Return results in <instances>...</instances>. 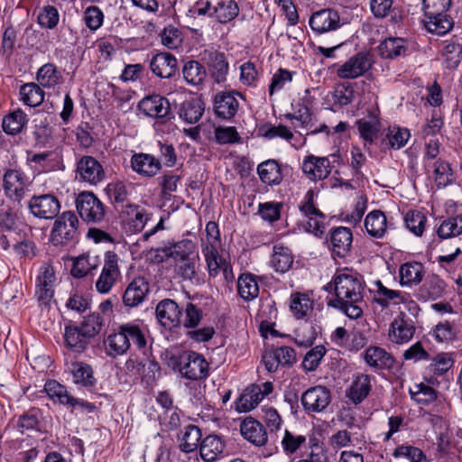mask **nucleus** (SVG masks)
<instances>
[{
  "instance_id": "680f3d73",
  "label": "nucleus",
  "mask_w": 462,
  "mask_h": 462,
  "mask_svg": "<svg viewBox=\"0 0 462 462\" xmlns=\"http://www.w3.org/2000/svg\"><path fill=\"white\" fill-rule=\"evenodd\" d=\"M407 228L416 236H421L426 223V217L420 211H409L404 217Z\"/></svg>"
},
{
  "instance_id": "4c0bfd02",
  "label": "nucleus",
  "mask_w": 462,
  "mask_h": 462,
  "mask_svg": "<svg viewBox=\"0 0 462 462\" xmlns=\"http://www.w3.org/2000/svg\"><path fill=\"white\" fill-rule=\"evenodd\" d=\"M257 171L261 180L265 184L276 185L282 181L281 169L274 160H268L260 163Z\"/></svg>"
},
{
  "instance_id": "58836bf2",
  "label": "nucleus",
  "mask_w": 462,
  "mask_h": 462,
  "mask_svg": "<svg viewBox=\"0 0 462 462\" xmlns=\"http://www.w3.org/2000/svg\"><path fill=\"white\" fill-rule=\"evenodd\" d=\"M379 54L383 59H394L405 55L407 48L402 38H389L378 47Z\"/></svg>"
},
{
  "instance_id": "f3484780",
  "label": "nucleus",
  "mask_w": 462,
  "mask_h": 462,
  "mask_svg": "<svg viewBox=\"0 0 462 462\" xmlns=\"http://www.w3.org/2000/svg\"><path fill=\"white\" fill-rule=\"evenodd\" d=\"M201 60L208 65L212 78L220 83L226 80L228 72V63L224 53L206 50L201 53Z\"/></svg>"
},
{
  "instance_id": "0e129e2a",
  "label": "nucleus",
  "mask_w": 462,
  "mask_h": 462,
  "mask_svg": "<svg viewBox=\"0 0 462 462\" xmlns=\"http://www.w3.org/2000/svg\"><path fill=\"white\" fill-rule=\"evenodd\" d=\"M73 378L76 383H80L84 386H92L95 383L91 367L83 363L75 365Z\"/></svg>"
},
{
  "instance_id": "20e7f679",
  "label": "nucleus",
  "mask_w": 462,
  "mask_h": 462,
  "mask_svg": "<svg viewBox=\"0 0 462 462\" xmlns=\"http://www.w3.org/2000/svg\"><path fill=\"white\" fill-rule=\"evenodd\" d=\"M79 219L72 211H65L60 215L54 224L51 238L55 245H65L75 242L79 237Z\"/></svg>"
},
{
  "instance_id": "37998d69",
  "label": "nucleus",
  "mask_w": 462,
  "mask_h": 462,
  "mask_svg": "<svg viewBox=\"0 0 462 462\" xmlns=\"http://www.w3.org/2000/svg\"><path fill=\"white\" fill-rule=\"evenodd\" d=\"M237 291L245 300H251L259 294V287L255 278L251 273L241 274L237 280Z\"/></svg>"
},
{
  "instance_id": "79ce46f5",
  "label": "nucleus",
  "mask_w": 462,
  "mask_h": 462,
  "mask_svg": "<svg viewBox=\"0 0 462 462\" xmlns=\"http://www.w3.org/2000/svg\"><path fill=\"white\" fill-rule=\"evenodd\" d=\"M44 390L51 399L57 398L60 403L68 404L70 406L83 404L82 402H79L69 395L66 388L57 381H48L44 385Z\"/></svg>"
},
{
  "instance_id": "a18cd8bd",
  "label": "nucleus",
  "mask_w": 462,
  "mask_h": 462,
  "mask_svg": "<svg viewBox=\"0 0 462 462\" xmlns=\"http://www.w3.org/2000/svg\"><path fill=\"white\" fill-rule=\"evenodd\" d=\"M360 136L370 143L377 137L380 130V122L376 116L370 115L368 118L359 119L356 122Z\"/></svg>"
},
{
  "instance_id": "6e6d98bb",
  "label": "nucleus",
  "mask_w": 462,
  "mask_h": 462,
  "mask_svg": "<svg viewBox=\"0 0 462 462\" xmlns=\"http://www.w3.org/2000/svg\"><path fill=\"white\" fill-rule=\"evenodd\" d=\"M442 56L448 69H456L462 59V45L455 42L446 44L442 51Z\"/></svg>"
},
{
  "instance_id": "a878e982",
  "label": "nucleus",
  "mask_w": 462,
  "mask_h": 462,
  "mask_svg": "<svg viewBox=\"0 0 462 462\" xmlns=\"http://www.w3.org/2000/svg\"><path fill=\"white\" fill-rule=\"evenodd\" d=\"M120 215L123 222L131 226L134 232L142 231L149 219L145 210L134 204L122 205Z\"/></svg>"
},
{
  "instance_id": "f8f14e48",
  "label": "nucleus",
  "mask_w": 462,
  "mask_h": 462,
  "mask_svg": "<svg viewBox=\"0 0 462 462\" xmlns=\"http://www.w3.org/2000/svg\"><path fill=\"white\" fill-rule=\"evenodd\" d=\"M77 174L91 185L101 182L106 176L103 166L92 156H83L77 164Z\"/></svg>"
},
{
  "instance_id": "de8ad7c7",
  "label": "nucleus",
  "mask_w": 462,
  "mask_h": 462,
  "mask_svg": "<svg viewBox=\"0 0 462 462\" xmlns=\"http://www.w3.org/2000/svg\"><path fill=\"white\" fill-rule=\"evenodd\" d=\"M202 434L200 429L195 425H189L185 428L180 448L181 451L189 453L197 449Z\"/></svg>"
},
{
  "instance_id": "09e8293b",
  "label": "nucleus",
  "mask_w": 462,
  "mask_h": 462,
  "mask_svg": "<svg viewBox=\"0 0 462 462\" xmlns=\"http://www.w3.org/2000/svg\"><path fill=\"white\" fill-rule=\"evenodd\" d=\"M20 94L23 102L29 106H37L44 99V92L35 83H27L21 87Z\"/></svg>"
},
{
  "instance_id": "bf43d9fd",
  "label": "nucleus",
  "mask_w": 462,
  "mask_h": 462,
  "mask_svg": "<svg viewBox=\"0 0 462 462\" xmlns=\"http://www.w3.org/2000/svg\"><path fill=\"white\" fill-rule=\"evenodd\" d=\"M411 398L420 404H429L434 402L437 398L436 391L423 383L414 386V389L410 390Z\"/></svg>"
},
{
  "instance_id": "052dcab7",
  "label": "nucleus",
  "mask_w": 462,
  "mask_h": 462,
  "mask_svg": "<svg viewBox=\"0 0 462 462\" xmlns=\"http://www.w3.org/2000/svg\"><path fill=\"white\" fill-rule=\"evenodd\" d=\"M37 80L42 87H52L59 82V74L53 64L47 63L37 72Z\"/></svg>"
},
{
  "instance_id": "a211bd4d",
  "label": "nucleus",
  "mask_w": 462,
  "mask_h": 462,
  "mask_svg": "<svg viewBox=\"0 0 462 462\" xmlns=\"http://www.w3.org/2000/svg\"><path fill=\"white\" fill-rule=\"evenodd\" d=\"M415 332V327L412 320L405 319V315L401 313L391 323L389 328V339L394 344H403L410 341Z\"/></svg>"
},
{
  "instance_id": "bb28decb",
  "label": "nucleus",
  "mask_w": 462,
  "mask_h": 462,
  "mask_svg": "<svg viewBox=\"0 0 462 462\" xmlns=\"http://www.w3.org/2000/svg\"><path fill=\"white\" fill-rule=\"evenodd\" d=\"M243 437L255 446H263L267 442L264 427L252 417L245 419L240 425Z\"/></svg>"
},
{
  "instance_id": "f257e3e1",
  "label": "nucleus",
  "mask_w": 462,
  "mask_h": 462,
  "mask_svg": "<svg viewBox=\"0 0 462 462\" xmlns=\"http://www.w3.org/2000/svg\"><path fill=\"white\" fill-rule=\"evenodd\" d=\"M365 282L358 274L337 272L324 289L334 291L335 299L328 305L341 310L348 318L356 319L363 315Z\"/></svg>"
},
{
  "instance_id": "e2e57ef3",
  "label": "nucleus",
  "mask_w": 462,
  "mask_h": 462,
  "mask_svg": "<svg viewBox=\"0 0 462 462\" xmlns=\"http://www.w3.org/2000/svg\"><path fill=\"white\" fill-rule=\"evenodd\" d=\"M59 20L60 14L58 9L52 5L44 6L38 15L39 24L47 29L55 28Z\"/></svg>"
},
{
  "instance_id": "ddd939ff",
  "label": "nucleus",
  "mask_w": 462,
  "mask_h": 462,
  "mask_svg": "<svg viewBox=\"0 0 462 462\" xmlns=\"http://www.w3.org/2000/svg\"><path fill=\"white\" fill-rule=\"evenodd\" d=\"M55 281V272L52 266L44 263L40 269L36 282V296L41 303L47 305L51 300Z\"/></svg>"
},
{
  "instance_id": "b1692460",
  "label": "nucleus",
  "mask_w": 462,
  "mask_h": 462,
  "mask_svg": "<svg viewBox=\"0 0 462 462\" xmlns=\"http://www.w3.org/2000/svg\"><path fill=\"white\" fill-rule=\"evenodd\" d=\"M149 291L148 282L143 277H137L126 287L123 302L127 307H136L144 300Z\"/></svg>"
},
{
  "instance_id": "5701e85b",
  "label": "nucleus",
  "mask_w": 462,
  "mask_h": 462,
  "mask_svg": "<svg viewBox=\"0 0 462 462\" xmlns=\"http://www.w3.org/2000/svg\"><path fill=\"white\" fill-rule=\"evenodd\" d=\"M5 194L12 199L20 201L25 193V180L23 173L17 170H7L3 177Z\"/></svg>"
},
{
  "instance_id": "603ef678",
  "label": "nucleus",
  "mask_w": 462,
  "mask_h": 462,
  "mask_svg": "<svg viewBox=\"0 0 462 462\" xmlns=\"http://www.w3.org/2000/svg\"><path fill=\"white\" fill-rule=\"evenodd\" d=\"M290 309L296 319H302L312 309V305L307 295L295 293L291 297Z\"/></svg>"
},
{
  "instance_id": "3c124183",
  "label": "nucleus",
  "mask_w": 462,
  "mask_h": 462,
  "mask_svg": "<svg viewBox=\"0 0 462 462\" xmlns=\"http://www.w3.org/2000/svg\"><path fill=\"white\" fill-rule=\"evenodd\" d=\"M376 286L378 295L376 302L381 307L387 308L390 304V301H393L394 304L404 302V297L401 294L400 291L386 288L380 281L376 282Z\"/></svg>"
},
{
  "instance_id": "c85d7f7f",
  "label": "nucleus",
  "mask_w": 462,
  "mask_h": 462,
  "mask_svg": "<svg viewBox=\"0 0 462 462\" xmlns=\"http://www.w3.org/2000/svg\"><path fill=\"white\" fill-rule=\"evenodd\" d=\"M353 235L348 227L339 226L331 232L332 250L339 257H345L350 251Z\"/></svg>"
},
{
  "instance_id": "6ab92c4d",
  "label": "nucleus",
  "mask_w": 462,
  "mask_h": 462,
  "mask_svg": "<svg viewBox=\"0 0 462 462\" xmlns=\"http://www.w3.org/2000/svg\"><path fill=\"white\" fill-rule=\"evenodd\" d=\"M302 171L311 180H324L330 171V161L327 157L307 156L302 162Z\"/></svg>"
},
{
  "instance_id": "4d7b16f0",
  "label": "nucleus",
  "mask_w": 462,
  "mask_h": 462,
  "mask_svg": "<svg viewBox=\"0 0 462 462\" xmlns=\"http://www.w3.org/2000/svg\"><path fill=\"white\" fill-rule=\"evenodd\" d=\"M462 233V216L449 217L444 220L438 229V236L441 238H448Z\"/></svg>"
},
{
  "instance_id": "aec40b11",
  "label": "nucleus",
  "mask_w": 462,
  "mask_h": 462,
  "mask_svg": "<svg viewBox=\"0 0 462 462\" xmlns=\"http://www.w3.org/2000/svg\"><path fill=\"white\" fill-rule=\"evenodd\" d=\"M131 167L139 175L151 178L158 174L162 169V163L153 155L140 152L132 156Z\"/></svg>"
},
{
  "instance_id": "f704fd0d",
  "label": "nucleus",
  "mask_w": 462,
  "mask_h": 462,
  "mask_svg": "<svg viewBox=\"0 0 462 462\" xmlns=\"http://www.w3.org/2000/svg\"><path fill=\"white\" fill-rule=\"evenodd\" d=\"M365 226L371 236L375 238L383 237L387 226L385 215L380 210L370 212L365 219Z\"/></svg>"
},
{
  "instance_id": "dca6fc26",
  "label": "nucleus",
  "mask_w": 462,
  "mask_h": 462,
  "mask_svg": "<svg viewBox=\"0 0 462 462\" xmlns=\"http://www.w3.org/2000/svg\"><path fill=\"white\" fill-rule=\"evenodd\" d=\"M310 26L318 33L336 30L340 26L339 14L333 9L315 12L310 18Z\"/></svg>"
},
{
  "instance_id": "2eb2a0df",
  "label": "nucleus",
  "mask_w": 462,
  "mask_h": 462,
  "mask_svg": "<svg viewBox=\"0 0 462 462\" xmlns=\"http://www.w3.org/2000/svg\"><path fill=\"white\" fill-rule=\"evenodd\" d=\"M182 311L179 305L171 299L161 300L156 307V317L166 328L177 327L180 324Z\"/></svg>"
},
{
  "instance_id": "39448f33",
  "label": "nucleus",
  "mask_w": 462,
  "mask_h": 462,
  "mask_svg": "<svg viewBox=\"0 0 462 462\" xmlns=\"http://www.w3.org/2000/svg\"><path fill=\"white\" fill-rule=\"evenodd\" d=\"M175 366L189 380H201L208 374V364L204 356L193 351H184L177 358Z\"/></svg>"
},
{
  "instance_id": "ea45409f",
  "label": "nucleus",
  "mask_w": 462,
  "mask_h": 462,
  "mask_svg": "<svg viewBox=\"0 0 462 462\" xmlns=\"http://www.w3.org/2000/svg\"><path fill=\"white\" fill-rule=\"evenodd\" d=\"M410 131L406 128L393 127L389 129L386 136L382 139L383 149H400L403 147L410 139Z\"/></svg>"
},
{
  "instance_id": "864d4df0",
  "label": "nucleus",
  "mask_w": 462,
  "mask_h": 462,
  "mask_svg": "<svg viewBox=\"0 0 462 462\" xmlns=\"http://www.w3.org/2000/svg\"><path fill=\"white\" fill-rule=\"evenodd\" d=\"M103 327V318L99 313H91L86 316L79 327L89 339L96 337Z\"/></svg>"
},
{
  "instance_id": "2f4dec72",
  "label": "nucleus",
  "mask_w": 462,
  "mask_h": 462,
  "mask_svg": "<svg viewBox=\"0 0 462 462\" xmlns=\"http://www.w3.org/2000/svg\"><path fill=\"white\" fill-rule=\"evenodd\" d=\"M219 245H214L212 244H203L202 254L207 262L208 273L210 276H217L220 269L226 273L228 266L225 260L218 254Z\"/></svg>"
},
{
  "instance_id": "f03ea898",
  "label": "nucleus",
  "mask_w": 462,
  "mask_h": 462,
  "mask_svg": "<svg viewBox=\"0 0 462 462\" xmlns=\"http://www.w3.org/2000/svg\"><path fill=\"white\" fill-rule=\"evenodd\" d=\"M130 340L139 348L146 346L145 337L138 325L133 323L120 325L116 332L109 334L104 340L106 356L115 358L125 354L130 348Z\"/></svg>"
},
{
  "instance_id": "a19ab883",
  "label": "nucleus",
  "mask_w": 462,
  "mask_h": 462,
  "mask_svg": "<svg viewBox=\"0 0 462 462\" xmlns=\"http://www.w3.org/2000/svg\"><path fill=\"white\" fill-rule=\"evenodd\" d=\"M423 267L420 263H406L400 267V282L402 285H416L422 280Z\"/></svg>"
},
{
  "instance_id": "0eeeda50",
  "label": "nucleus",
  "mask_w": 462,
  "mask_h": 462,
  "mask_svg": "<svg viewBox=\"0 0 462 462\" xmlns=\"http://www.w3.org/2000/svg\"><path fill=\"white\" fill-rule=\"evenodd\" d=\"M314 192L309 190L304 198V202L300 206V210L309 220L304 225L306 231L320 237L325 229V215L318 209L313 203Z\"/></svg>"
},
{
  "instance_id": "774afa93",
  "label": "nucleus",
  "mask_w": 462,
  "mask_h": 462,
  "mask_svg": "<svg viewBox=\"0 0 462 462\" xmlns=\"http://www.w3.org/2000/svg\"><path fill=\"white\" fill-rule=\"evenodd\" d=\"M393 456L395 457H408L411 462H426V456L423 454V452L420 448L411 446L398 447L394 450Z\"/></svg>"
},
{
  "instance_id": "473e14b6",
  "label": "nucleus",
  "mask_w": 462,
  "mask_h": 462,
  "mask_svg": "<svg viewBox=\"0 0 462 462\" xmlns=\"http://www.w3.org/2000/svg\"><path fill=\"white\" fill-rule=\"evenodd\" d=\"M64 339L66 346L78 353L84 351L89 343V338L78 326H66Z\"/></svg>"
},
{
  "instance_id": "e433bc0d",
  "label": "nucleus",
  "mask_w": 462,
  "mask_h": 462,
  "mask_svg": "<svg viewBox=\"0 0 462 462\" xmlns=\"http://www.w3.org/2000/svg\"><path fill=\"white\" fill-rule=\"evenodd\" d=\"M424 24L428 32L437 35H444L448 32L454 25L452 19L445 13L439 15H425Z\"/></svg>"
},
{
  "instance_id": "cd10ccee",
  "label": "nucleus",
  "mask_w": 462,
  "mask_h": 462,
  "mask_svg": "<svg viewBox=\"0 0 462 462\" xmlns=\"http://www.w3.org/2000/svg\"><path fill=\"white\" fill-rule=\"evenodd\" d=\"M226 445L217 435L207 436L200 443V456L207 462H213L225 456Z\"/></svg>"
},
{
  "instance_id": "9b49d317",
  "label": "nucleus",
  "mask_w": 462,
  "mask_h": 462,
  "mask_svg": "<svg viewBox=\"0 0 462 462\" xmlns=\"http://www.w3.org/2000/svg\"><path fill=\"white\" fill-rule=\"evenodd\" d=\"M300 401L306 411L321 412L331 402V392L322 385L310 387L302 393Z\"/></svg>"
},
{
  "instance_id": "1a4fd4ad",
  "label": "nucleus",
  "mask_w": 462,
  "mask_h": 462,
  "mask_svg": "<svg viewBox=\"0 0 462 462\" xmlns=\"http://www.w3.org/2000/svg\"><path fill=\"white\" fill-rule=\"evenodd\" d=\"M139 108L145 116L163 122L170 121L172 118L169 100L160 95L145 97L140 101Z\"/></svg>"
},
{
  "instance_id": "49530a36",
  "label": "nucleus",
  "mask_w": 462,
  "mask_h": 462,
  "mask_svg": "<svg viewBox=\"0 0 462 462\" xmlns=\"http://www.w3.org/2000/svg\"><path fill=\"white\" fill-rule=\"evenodd\" d=\"M27 122V116L21 109H17L3 119L4 131L8 134L20 133Z\"/></svg>"
},
{
  "instance_id": "412c9836",
  "label": "nucleus",
  "mask_w": 462,
  "mask_h": 462,
  "mask_svg": "<svg viewBox=\"0 0 462 462\" xmlns=\"http://www.w3.org/2000/svg\"><path fill=\"white\" fill-rule=\"evenodd\" d=\"M236 92H219L214 98V111L223 119L233 118L239 107V102L236 97Z\"/></svg>"
},
{
  "instance_id": "13d9d810",
  "label": "nucleus",
  "mask_w": 462,
  "mask_h": 462,
  "mask_svg": "<svg viewBox=\"0 0 462 462\" xmlns=\"http://www.w3.org/2000/svg\"><path fill=\"white\" fill-rule=\"evenodd\" d=\"M326 352V348L321 345L309 350L302 361L303 369L307 372L316 371Z\"/></svg>"
},
{
  "instance_id": "4be33fe9",
  "label": "nucleus",
  "mask_w": 462,
  "mask_h": 462,
  "mask_svg": "<svg viewBox=\"0 0 462 462\" xmlns=\"http://www.w3.org/2000/svg\"><path fill=\"white\" fill-rule=\"evenodd\" d=\"M176 58L168 52H160L154 55L150 61V69L153 74L162 79H170L177 71Z\"/></svg>"
},
{
  "instance_id": "69168bd1",
  "label": "nucleus",
  "mask_w": 462,
  "mask_h": 462,
  "mask_svg": "<svg viewBox=\"0 0 462 462\" xmlns=\"http://www.w3.org/2000/svg\"><path fill=\"white\" fill-rule=\"evenodd\" d=\"M103 21L104 14L98 6L91 5L86 8L84 12V22L89 30H97L101 27Z\"/></svg>"
},
{
  "instance_id": "7ed1b4c3",
  "label": "nucleus",
  "mask_w": 462,
  "mask_h": 462,
  "mask_svg": "<svg viewBox=\"0 0 462 462\" xmlns=\"http://www.w3.org/2000/svg\"><path fill=\"white\" fill-rule=\"evenodd\" d=\"M167 251L166 254L174 259L176 273L182 280L191 281L195 278L199 257L194 254L190 241L175 244Z\"/></svg>"
},
{
  "instance_id": "4468645a",
  "label": "nucleus",
  "mask_w": 462,
  "mask_h": 462,
  "mask_svg": "<svg viewBox=\"0 0 462 462\" xmlns=\"http://www.w3.org/2000/svg\"><path fill=\"white\" fill-rule=\"evenodd\" d=\"M117 260L118 257L116 253L106 252L101 274L96 282V288L99 292H108L115 283L119 273Z\"/></svg>"
},
{
  "instance_id": "8fccbe9b",
  "label": "nucleus",
  "mask_w": 462,
  "mask_h": 462,
  "mask_svg": "<svg viewBox=\"0 0 462 462\" xmlns=\"http://www.w3.org/2000/svg\"><path fill=\"white\" fill-rule=\"evenodd\" d=\"M182 73L185 80L191 85L200 84L206 77L204 67L196 60L188 61L182 69Z\"/></svg>"
},
{
  "instance_id": "c9c22d12",
  "label": "nucleus",
  "mask_w": 462,
  "mask_h": 462,
  "mask_svg": "<svg viewBox=\"0 0 462 462\" xmlns=\"http://www.w3.org/2000/svg\"><path fill=\"white\" fill-rule=\"evenodd\" d=\"M365 362L375 368H389L393 364V359L384 349L378 346H371L365 350Z\"/></svg>"
},
{
  "instance_id": "7c9ffc66",
  "label": "nucleus",
  "mask_w": 462,
  "mask_h": 462,
  "mask_svg": "<svg viewBox=\"0 0 462 462\" xmlns=\"http://www.w3.org/2000/svg\"><path fill=\"white\" fill-rule=\"evenodd\" d=\"M205 111L204 102L198 97L185 100L179 109L180 117L188 124H196Z\"/></svg>"
},
{
  "instance_id": "423d86ee",
  "label": "nucleus",
  "mask_w": 462,
  "mask_h": 462,
  "mask_svg": "<svg viewBox=\"0 0 462 462\" xmlns=\"http://www.w3.org/2000/svg\"><path fill=\"white\" fill-rule=\"evenodd\" d=\"M76 208L81 218L90 224L101 223L106 216L104 204L93 192L79 193L76 199Z\"/></svg>"
},
{
  "instance_id": "338daca9",
  "label": "nucleus",
  "mask_w": 462,
  "mask_h": 462,
  "mask_svg": "<svg viewBox=\"0 0 462 462\" xmlns=\"http://www.w3.org/2000/svg\"><path fill=\"white\" fill-rule=\"evenodd\" d=\"M215 139L219 144H228L239 143L241 137L236 129L233 126H218L215 129Z\"/></svg>"
},
{
  "instance_id": "9d476101",
  "label": "nucleus",
  "mask_w": 462,
  "mask_h": 462,
  "mask_svg": "<svg viewBox=\"0 0 462 462\" xmlns=\"http://www.w3.org/2000/svg\"><path fill=\"white\" fill-rule=\"evenodd\" d=\"M31 213L39 218L52 219L58 216L60 205L52 194L32 196L28 203Z\"/></svg>"
},
{
  "instance_id": "c03bdc74",
  "label": "nucleus",
  "mask_w": 462,
  "mask_h": 462,
  "mask_svg": "<svg viewBox=\"0 0 462 462\" xmlns=\"http://www.w3.org/2000/svg\"><path fill=\"white\" fill-rule=\"evenodd\" d=\"M293 263V258L291 250L282 245H275L273 247V254L272 256L271 263L276 272H287Z\"/></svg>"
},
{
  "instance_id": "72a5a7b5",
  "label": "nucleus",
  "mask_w": 462,
  "mask_h": 462,
  "mask_svg": "<svg viewBox=\"0 0 462 462\" xmlns=\"http://www.w3.org/2000/svg\"><path fill=\"white\" fill-rule=\"evenodd\" d=\"M371 379L368 375H358L346 391V396L355 404H358L367 397L371 391Z\"/></svg>"
},
{
  "instance_id": "6e6552de",
  "label": "nucleus",
  "mask_w": 462,
  "mask_h": 462,
  "mask_svg": "<svg viewBox=\"0 0 462 462\" xmlns=\"http://www.w3.org/2000/svg\"><path fill=\"white\" fill-rule=\"evenodd\" d=\"M373 64L372 57L367 52H359L349 58L337 69L340 79H352L363 76Z\"/></svg>"
},
{
  "instance_id": "c756f323",
  "label": "nucleus",
  "mask_w": 462,
  "mask_h": 462,
  "mask_svg": "<svg viewBox=\"0 0 462 462\" xmlns=\"http://www.w3.org/2000/svg\"><path fill=\"white\" fill-rule=\"evenodd\" d=\"M263 400L261 386L251 384L247 386L236 402V410L238 412H248L254 409Z\"/></svg>"
},
{
  "instance_id": "5fc2aeb1",
  "label": "nucleus",
  "mask_w": 462,
  "mask_h": 462,
  "mask_svg": "<svg viewBox=\"0 0 462 462\" xmlns=\"http://www.w3.org/2000/svg\"><path fill=\"white\" fill-rule=\"evenodd\" d=\"M216 18L220 23H227L235 19L239 12L238 5L234 0L218 3L214 9Z\"/></svg>"
},
{
  "instance_id": "393cba45",
  "label": "nucleus",
  "mask_w": 462,
  "mask_h": 462,
  "mask_svg": "<svg viewBox=\"0 0 462 462\" xmlns=\"http://www.w3.org/2000/svg\"><path fill=\"white\" fill-rule=\"evenodd\" d=\"M125 368L130 374L142 377L147 383L153 382L160 374V365L152 360L143 362L129 358L125 362Z\"/></svg>"
}]
</instances>
